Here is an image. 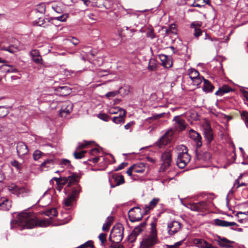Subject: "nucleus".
I'll list each match as a JSON object with an SVG mask.
<instances>
[{"label": "nucleus", "instance_id": "obj_19", "mask_svg": "<svg viewBox=\"0 0 248 248\" xmlns=\"http://www.w3.org/2000/svg\"><path fill=\"white\" fill-rule=\"evenodd\" d=\"M108 1L107 0H93L92 2V5L93 6H96L99 8H105L106 9L110 7L108 5Z\"/></svg>", "mask_w": 248, "mask_h": 248}, {"label": "nucleus", "instance_id": "obj_24", "mask_svg": "<svg viewBox=\"0 0 248 248\" xmlns=\"http://www.w3.org/2000/svg\"><path fill=\"white\" fill-rule=\"evenodd\" d=\"M126 111H123L118 116H115L112 118V121L116 124H123L125 121Z\"/></svg>", "mask_w": 248, "mask_h": 248}, {"label": "nucleus", "instance_id": "obj_64", "mask_svg": "<svg viewBox=\"0 0 248 248\" xmlns=\"http://www.w3.org/2000/svg\"><path fill=\"white\" fill-rule=\"evenodd\" d=\"M203 247V248H217V247L213 246L211 244L209 243L205 240Z\"/></svg>", "mask_w": 248, "mask_h": 248}, {"label": "nucleus", "instance_id": "obj_59", "mask_svg": "<svg viewBox=\"0 0 248 248\" xmlns=\"http://www.w3.org/2000/svg\"><path fill=\"white\" fill-rule=\"evenodd\" d=\"M137 236L134 234L132 232L128 236V240L130 243H133L137 238Z\"/></svg>", "mask_w": 248, "mask_h": 248}, {"label": "nucleus", "instance_id": "obj_3", "mask_svg": "<svg viewBox=\"0 0 248 248\" xmlns=\"http://www.w3.org/2000/svg\"><path fill=\"white\" fill-rule=\"evenodd\" d=\"M77 177V175L75 174H73L68 177H61L59 178L54 177L50 181V182L51 183L53 179L55 180L57 184L56 189L59 192H61L64 185L67 184V187H70L71 184L76 182Z\"/></svg>", "mask_w": 248, "mask_h": 248}, {"label": "nucleus", "instance_id": "obj_42", "mask_svg": "<svg viewBox=\"0 0 248 248\" xmlns=\"http://www.w3.org/2000/svg\"><path fill=\"white\" fill-rule=\"evenodd\" d=\"M188 75L189 76V78L192 80L199 76V73L197 70L191 68L189 70Z\"/></svg>", "mask_w": 248, "mask_h": 248}, {"label": "nucleus", "instance_id": "obj_6", "mask_svg": "<svg viewBox=\"0 0 248 248\" xmlns=\"http://www.w3.org/2000/svg\"><path fill=\"white\" fill-rule=\"evenodd\" d=\"M124 228L121 225L114 226L111 231L109 239L113 238V241L118 244L121 242L124 237Z\"/></svg>", "mask_w": 248, "mask_h": 248}, {"label": "nucleus", "instance_id": "obj_45", "mask_svg": "<svg viewBox=\"0 0 248 248\" xmlns=\"http://www.w3.org/2000/svg\"><path fill=\"white\" fill-rule=\"evenodd\" d=\"M204 39L205 40L208 39V40H210L211 42H214V43L213 45L214 46H216L217 45V44H216V42L217 43V44H218L220 43V41H219L218 39L217 38H216V37L212 38L211 36H210L206 32H205Z\"/></svg>", "mask_w": 248, "mask_h": 248}, {"label": "nucleus", "instance_id": "obj_7", "mask_svg": "<svg viewBox=\"0 0 248 248\" xmlns=\"http://www.w3.org/2000/svg\"><path fill=\"white\" fill-rule=\"evenodd\" d=\"M158 242V238L146 235L140 242V248H154L155 245Z\"/></svg>", "mask_w": 248, "mask_h": 248}, {"label": "nucleus", "instance_id": "obj_35", "mask_svg": "<svg viewBox=\"0 0 248 248\" xmlns=\"http://www.w3.org/2000/svg\"><path fill=\"white\" fill-rule=\"evenodd\" d=\"M169 140L170 139L167 136V133H166L157 141V144L160 148H161L162 146L165 145L167 143Z\"/></svg>", "mask_w": 248, "mask_h": 248}, {"label": "nucleus", "instance_id": "obj_58", "mask_svg": "<svg viewBox=\"0 0 248 248\" xmlns=\"http://www.w3.org/2000/svg\"><path fill=\"white\" fill-rule=\"evenodd\" d=\"M135 122L134 121H131L125 124L124 126V128L126 130H129L130 131H131L132 127L133 126Z\"/></svg>", "mask_w": 248, "mask_h": 248}, {"label": "nucleus", "instance_id": "obj_1", "mask_svg": "<svg viewBox=\"0 0 248 248\" xmlns=\"http://www.w3.org/2000/svg\"><path fill=\"white\" fill-rule=\"evenodd\" d=\"M11 223L12 228L14 227L15 224H16L19 227H21V229H32L36 226L46 227L48 224L46 220H37L33 214L28 212L19 214L17 219L12 220Z\"/></svg>", "mask_w": 248, "mask_h": 248}, {"label": "nucleus", "instance_id": "obj_5", "mask_svg": "<svg viewBox=\"0 0 248 248\" xmlns=\"http://www.w3.org/2000/svg\"><path fill=\"white\" fill-rule=\"evenodd\" d=\"M8 189L13 194L21 197L27 196L30 192L28 188L24 186H19L15 184H12L8 186Z\"/></svg>", "mask_w": 248, "mask_h": 248}, {"label": "nucleus", "instance_id": "obj_21", "mask_svg": "<svg viewBox=\"0 0 248 248\" xmlns=\"http://www.w3.org/2000/svg\"><path fill=\"white\" fill-rule=\"evenodd\" d=\"M30 55L33 62L37 64L40 63L42 61L40 52L37 49L31 50L30 52Z\"/></svg>", "mask_w": 248, "mask_h": 248}, {"label": "nucleus", "instance_id": "obj_55", "mask_svg": "<svg viewBox=\"0 0 248 248\" xmlns=\"http://www.w3.org/2000/svg\"><path fill=\"white\" fill-rule=\"evenodd\" d=\"M42 154V153L41 151H40L39 150H37L35 151L33 154V159L35 160H38L40 158Z\"/></svg>", "mask_w": 248, "mask_h": 248}, {"label": "nucleus", "instance_id": "obj_62", "mask_svg": "<svg viewBox=\"0 0 248 248\" xmlns=\"http://www.w3.org/2000/svg\"><path fill=\"white\" fill-rule=\"evenodd\" d=\"M91 142H93V141H91ZM90 143V142L86 141H84L83 143H79L78 148L79 149H82L87 146Z\"/></svg>", "mask_w": 248, "mask_h": 248}, {"label": "nucleus", "instance_id": "obj_44", "mask_svg": "<svg viewBox=\"0 0 248 248\" xmlns=\"http://www.w3.org/2000/svg\"><path fill=\"white\" fill-rule=\"evenodd\" d=\"M166 32L167 34H170V32L173 34L176 33V28L175 25L174 24H171L169 28L168 29H166Z\"/></svg>", "mask_w": 248, "mask_h": 248}, {"label": "nucleus", "instance_id": "obj_20", "mask_svg": "<svg viewBox=\"0 0 248 248\" xmlns=\"http://www.w3.org/2000/svg\"><path fill=\"white\" fill-rule=\"evenodd\" d=\"M78 176L77 175L76 182L71 184V186L72 185H75V186L74 187H73L72 188V193L70 195V196L74 199H75L78 196L79 193L80 192V190H81L80 186L78 184Z\"/></svg>", "mask_w": 248, "mask_h": 248}, {"label": "nucleus", "instance_id": "obj_26", "mask_svg": "<svg viewBox=\"0 0 248 248\" xmlns=\"http://www.w3.org/2000/svg\"><path fill=\"white\" fill-rule=\"evenodd\" d=\"M160 199L157 198H154L149 202V205H146L145 207V213L146 214L150 210L153 209L159 202Z\"/></svg>", "mask_w": 248, "mask_h": 248}, {"label": "nucleus", "instance_id": "obj_52", "mask_svg": "<svg viewBox=\"0 0 248 248\" xmlns=\"http://www.w3.org/2000/svg\"><path fill=\"white\" fill-rule=\"evenodd\" d=\"M156 65L155 63V62L154 61H152L150 60L149 62L148 69L150 71H153L156 69Z\"/></svg>", "mask_w": 248, "mask_h": 248}, {"label": "nucleus", "instance_id": "obj_9", "mask_svg": "<svg viewBox=\"0 0 248 248\" xmlns=\"http://www.w3.org/2000/svg\"><path fill=\"white\" fill-rule=\"evenodd\" d=\"M141 209L139 207L131 208L128 213V216L130 221L136 222L140 221L142 218Z\"/></svg>", "mask_w": 248, "mask_h": 248}, {"label": "nucleus", "instance_id": "obj_38", "mask_svg": "<svg viewBox=\"0 0 248 248\" xmlns=\"http://www.w3.org/2000/svg\"><path fill=\"white\" fill-rule=\"evenodd\" d=\"M125 111L124 109L118 107H111L109 109V112L111 114H115L118 113H121L122 111Z\"/></svg>", "mask_w": 248, "mask_h": 248}, {"label": "nucleus", "instance_id": "obj_25", "mask_svg": "<svg viewBox=\"0 0 248 248\" xmlns=\"http://www.w3.org/2000/svg\"><path fill=\"white\" fill-rule=\"evenodd\" d=\"M134 172L136 173H142L145 170V165L144 163L140 162L132 165Z\"/></svg>", "mask_w": 248, "mask_h": 248}, {"label": "nucleus", "instance_id": "obj_11", "mask_svg": "<svg viewBox=\"0 0 248 248\" xmlns=\"http://www.w3.org/2000/svg\"><path fill=\"white\" fill-rule=\"evenodd\" d=\"M54 192L53 189H48L43 195L38 202H43L42 206H46L51 203L52 201V193Z\"/></svg>", "mask_w": 248, "mask_h": 248}, {"label": "nucleus", "instance_id": "obj_39", "mask_svg": "<svg viewBox=\"0 0 248 248\" xmlns=\"http://www.w3.org/2000/svg\"><path fill=\"white\" fill-rule=\"evenodd\" d=\"M9 113L8 107L5 106H0V117L6 116Z\"/></svg>", "mask_w": 248, "mask_h": 248}, {"label": "nucleus", "instance_id": "obj_8", "mask_svg": "<svg viewBox=\"0 0 248 248\" xmlns=\"http://www.w3.org/2000/svg\"><path fill=\"white\" fill-rule=\"evenodd\" d=\"M189 209L195 212H204L208 208L207 202L206 201H200L198 202H189L188 205Z\"/></svg>", "mask_w": 248, "mask_h": 248}, {"label": "nucleus", "instance_id": "obj_49", "mask_svg": "<svg viewBox=\"0 0 248 248\" xmlns=\"http://www.w3.org/2000/svg\"><path fill=\"white\" fill-rule=\"evenodd\" d=\"M204 78H203V77H200L199 76L197 78H193V79H192V81L193 85L198 86L202 83V79L204 80Z\"/></svg>", "mask_w": 248, "mask_h": 248}, {"label": "nucleus", "instance_id": "obj_41", "mask_svg": "<svg viewBox=\"0 0 248 248\" xmlns=\"http://www.w3.org/2000/svg\"><path fill=\"white\" fill-rule=\"evenodd\" d=\"M35 11L40 14H44L46 11L45 4L43 3L38 4L35 8Z\"/></svg>", "mask_w": 248, "mask_h": 248}, {"label": "nucleus", "instance_id": "obj_60", "mask_svg": "<svg viewBox=\"0 0 248 248\" xmlns=\"http://www.w3.org/2000/svg\"><path fill=\"white\" fill-rule=\"evenodd\" d=\"M237 185V186L236 187V188H238V187L242 186H247V184L245 183H240L239 181H238V179H236L234 184H233V187H235V185Z\"/></svg>", "mask_w": 248, "mask_h": 248}, {"label": "nucleus", "instance_id": "obj_33", "mask_svg": "<svg viewBox=\"0 0 248 248\" xmlns=\"http://www.w3.org/2000/svg\"><path fill=\"white\" fill-rule=\"evenodd\" d=\"M151 229H150V234L148 235V236L154 237L157 238V230L156 229V223L155 222H152L151 223Z\"/></svg>", "mask_w": 248, "mask_h": 248}, {"label": "nucleus", "instance_id": "obj_50", "mask_svg": "<svg viewBox=\"0 0 248 248\" xmlns=\"http://www.w3.org/2000/svg\"><path fill=\"white\" fill-rule=\"evenodd\" d=\"M241 116L242 119L245 121L247 126H248V112L246 111H243L241 112Z\"/></svg>", "mask_w": 248, "mask_h": 248}, {"label": "nucleus", "instance_id": "obj_46", "mask_svg": "<svg viewBox=\"0 0 248 248\" xmlns=\"http://www.w3.org/2000/svg\"><path fill=\"white\" fill-rule=\"evenodd\" d=\"M215 222L216 225L218 226L227 227L228 221H227L221 220L219 219H216L215 220Z\"/></svg>", "mask_w": 248, "mask_h": 248}, {"label": "nucleus", "instance_id": "obj_2", "mask_svg": "<svg viewBox=\"0 0 248 248\" xmlns=\"http://www.w3.org/2000/svg\"><path fill=\"white\" fill-rule=\"evenodd\" d=\"M176 163L179 168L183 169L189 162L191 157L187 153L186 147L184 145L178 147Z\"/></svg>", "mask_w": 248, "mask_h": 248}, {"label": "nucleus", "instance_id": "obj_47", "mask_svg": "<svg viewBox=\"0 0 248 248\" xmlns=\"http://www.w3.org/2000/svg\"><path fill=\"white\" fill-rule=\"evenodd\" d=\"M54 160L52 159H46L42 163L41 166L42 167H50L54 164Z\"/></svg>", "mask_w": 248, "mask_h": 248}, {"label": "nucleus", "instance_id": "obj_43", "mask_svg": "<svg viewBox=\"0 0 248 248\" xmlns=\"http://www.w3.org/2000/svg\"><path fill=\"white\" fill-rule=\"evenodd\" d=\"M205 0H195L191 5L192 7H202L204 6Z\"/></svg>", "mask_w": 248, "mask_h": 248}, {"label": "nucleus", "instance_id": "obj_15", "mask_svg": "<svg viewBox=\"0 0 248 248\" xmlns=\"http://www.w3.org/2000/svg\"><path fill=\"white\" fill-rule=\"evenodd\" d=\"M73 105L72 103L69 101L64 102L60 110V114L61 117H66L73 110Z\"/></svg>", "mask_w": 248, "mask_h": 248}, {"label": "nucleus", "instance_id": "obj_28", "mask_svg": "<svg viewBox=\"0 0 248 248\" xmlns=\"http://www.w3.org/2000/svg\"><path fill=\"white\" fill-rule=\"evenodd\" d=\"M190 27L194 29V35L195 37L197 38L201 35L202 31L200 28V25L194 22L191 24Z\"/></svg>", "mask_w": 248, "mask_h": 248}, {"label": "nucleus", "instance_id": "obj_57", "mask_svg": "<svg viewBox=\"0 0 248 248\" xmlns=\"http://www.w3.org/2000/svg\"><path fill=\"white\" fill-rule=\"evenodd\" d=\"M118 91L109 92H108V93H107L105 94V96L107 98H110L111 97H113L116 96L118 94Z\"/></svg>", "mask_w": 248, "mask_h": 248}, {"label": "nucleus", "instance_id": "obj_53", "mask_svg": "<svg viewBox=\"0 0 248 248\" xmlns=\"http://www.w3.org/2000/svg\"><path fill=\"white\" fill-rule=\"evenodd\" d=\"M98 117L105 122H108L109 120V116L105 113H99L98 114Z\"/></svg>", "mask_w": 248, "mask_h": 248}, {"label": "nucleus", "instance_id": "obj_32", "mask_svg": "<svg viewBox=\"0 0 248 248\" xmlns=\"http://www.w3.org/2000/svg\"><path fill=\"white\" fill-rule=\"evenodd\" d=\"M146 225V222L140 223L139 226L136 227L132 232L138 236L143 231V228L145 227Z\"/></svg>", "mask_w": 248, "mask_h": 248}, {"label": "nucleus", "instance_id": "obj_56", "mask_svg": "<svg viewBox=\"0 0 248 248\" xmlns=\"http://www.w3.org/2000/svg\"><path fill=\"white\" fill-rule=\"evenodd\" d=\"M60 164L62 165V167H63L64 166L68 167L71 166L70 161L69 160L66 159H63L60 162Z\"/></svg>", "mask_w": 248, "mask_h": 248}, {"label": "nucleus", "instance_id": "obj_48", "mask_svg": "<svg viewBox=\"0 0 248 248\" xmlns=\"http://www.w3.org/2000/svg\"><path fill=\"white\" fill-rule=\"evenodd\" d=\"M93 248V243L92 240H89L85 242L84 244L80 245L78 248Z\"/></svg>", "mask_w": 248, "mask_h": 248}, {"label": "nucleus", "instance_id": "obj_29", "mask_svg": "<svg viewBox=\"0 0 248 248\" xmlns=\"http://www.w3.org/2000/svg\"><path fill=\"white\" fill-rule=\"evenodd\" d=\"M160 59L162 62L164 66L169 67L172 65V62L170 59L165 55H160Z\"/></svg>", "mask_w": 248, "mask_h": 248}, {"label": "nucleus", "instance_id": "obj_61", "mask_svg": "<svg viewBox=\"0 0 248 248\" xmlns=\"http://www.w3.org/2000/svg\"><path fill=\"white\" fill-rule=\"evenodd\" d=\"M127 163L123 162L121 164H120L118 167L115 168L114 170L115 171H118L119 170H121L124 168L125 167H126L127 165Z\"/></svg>", "mask_w": 248, "mask_h": 248}, {"label": "nucleus", "instance_id": "obj_22", "mask_svg": "<svg viewBox=\"0 0 248 248\" xmlns=\"http://www.w3.org/2000/svg\"><path fill=\"white\" fill-rule=\"evenodd\" d=\"M11 207V202L6 198H2L0 200V208L1 210L7 211Z\"/></svg>", "mask_w": 248, "mask_h": 248}, {"label": "nucleus", "instance_id": "obj_51", "mask_svg": "<svg viewBox=\"0 0 248 248\" xmlns=\"http://www.w3.org/2000/svg\"><path fill=\"white\" fill-rule=\"evenodd\" d=\"M86 153V151H82L81 152H75L74 156L76 159H81L84 156V154Z\"/></svg>", "mask_w": 248, "mask_h": 248}, {"label": "nucleus", "instance_id": "obj_23", "mask_svg": "<svg viewBox=\"0 0 248 248\" xmlns=\"http://www.w3.org/2000/svg\"><path fill=\"white\" fill-rule=\"evenodd\" d=\"M55 90L61 96H66L71 93V89L66 86L57 87Z\"/></svg>", "mask_w": 248, "mask_h": 248}, {"label": "nucleus", "instance_id": "obj_31", "mask_svg": "<svg viewBox=\"0 0 248 248\" xmlns=\"http://www.w3.org/2000/svg\"><path fill=\"white\" fill-rule=\"evenodd\" d=\"M50 21V20L48 18H44L42 17H39L36 21V24L37 26L46 27L47 26Z\"/></svg>", "mask_w": 248, "mask_h": 248}, {"label": "nucleus", "instance_id": "obj_54", "mask_svg": "<svg viewBox=\"0 0 248 248\" xmlns=\"http://www.w3.org/2000/svg\"><path fill=\"white\" fill-rule=\"evenodd\" d=\"M107 234L105 233H101L99 234L98 238L101 242V245L103 246L106 241Z\"/></svg>", "mask_w": 248, "mask_h": 248}, {"label": "nucleus", "instance_id": "obj_37", "mask_svg": "<svg viewBox=\"0 0 248 248\" xmlns=\"http://www.w3.org/2000/svg\"><path fill=\"white\" fill-rule=\"evenodd\" d=\"M193 243L198 248H203L205 240L203 239H195L193 240Z\"/></svg>", "mask_w": 248, "mask_h": 248}, {"label": "nucleus", "instance_id": "obj_14", "mask_svg": "<svg viewBox=\"0 0 248 248\" xmlns=\"http://www.w3.org/2000/svg\"><path fill=\"white\" fill-rule=\"evenodd\" d=\"M189 137L194 142L197 148L202 146V137L199 133L193 129H190L189 131Z\"/></svg>", "mask_w": 248, "mask_h": 248}, {"label": "nucleus", "instance_id": "obj_63", "mask_svg": "<svg viewBox=\"0 0 248 248\" xmlns=\"http://www.w3.org/2000/svg\"><path fill=\"white\" fill-rule=\"evenodd\" d=\"M211 157V154L209 152H206L203 154V159L205 161H208L210 159Z\"/></svg>", "mask_w": 248, "mask_h": 248}, {"label": "nucleus", "instance_id": "obj_13", "mask_svg": "<svg viewBox=\"0 0 248 248\" xmlns=\"http://www.w3.org/2000/svg\"><path fill=\"white\" fill-rule=\"evenodd\" d=\"M109 181L110 183V186L112 188L122 185L124 182V177L117 174L112 175L109 179Z\"/></svg>", "mask_w": 248, "mask_h": 248}, {"label": "nucleus", "instance_id": "obj_4", "mask_svg": "<svg viewBox=\"0 0 248 248\" xmlns=\"http://www.w3.org/2000/svg\"><path fill=\"white\" fill-rule=\"evenodd\" d=\"M171 152L167 150L162 154L160 157L161 166L159 168L160 172H164L170 166L172 162Z\"/></svg>", "mask_w": 248, "mask_h": 248}, {"label": "nucleus", "instance_id": "obj_27", "mask_svg": "<svg viewBox=\"0 0 248 248\" xmlns=\"http://www.w3.org/2000/svg\"><path fill=\"white\" fill-rule=\"evenodd\" d=\"M214 87L211 84L208 80L204 79V83L202 87L203 91L205 93H210L213 92Z\"/></svg>", "mask_w": 248, "mask_h": 248}, {"label": "nucleus", "instance_id": "obj_36", "mask_svg": "<svg viewBox=\"0 0 248 248\" xmlns=\"http://www.w3.org/2000/svg\"><path fill=\"white\" fill-rule=\"evenodd\" d=\"M44 214L48 217H50V218L56 217L57 216L58 212L57 210L55 208H52L51 209H47L44 212Z\"/></svg>", "mask_w": 248, "mask_h": 248}, {"label": "nucleus", "instance_id": "obj_17", "mask_svg": "<svg viewBox=\"0 0 248 248\" xmlns=\"http://www.w3.org/2000/svg\"><path fill=\"white\" fill-rule=\"evenodd\" d=\"M204 135L207 143L210 144L213 140V133L209 123H206L204 125Z\"/></svg>", "mask_w": 248, "mask_h": 248}, {"label": "nucleus", "instance_id": "obj_30", "mask_svg": "<svg viewBox=\"0 0 248 248\" xmlns=\"http://www.w3.org/2000/svg\"><path fill=\"white\" fill-rule=\"evenodd\" d=\"M231 88L227 85H224L215 93L216 95L222 96L224 93L230 92Z\"/></svg>", "mask_w": 248, "mask_h": 248}, {"label": "nucleus", "instance_id": "obj_10", "mask_svg": "<svg viewBox=\"0 0 248 248\" xmlns=\"http://www.w3.org/2000/svg\"><path fill=\"white\" fill-rule=\"evenodd\" d=\"M181 228V224L177 221L173 220L168 223V232L170 235H174Z\"/></svg>", "mask_w": 248, "mask_h": 248}, {"label": "nucleus", "instance_id": "obj_34", "mask_svg": "<svg viewBox=\"0 0 248 248\" xmlns=\"http://www.w3.org/2000/svg\"><path fill=\"white\" fill-rule=\"evenodd\" d=\"M2 71L6 73H16L17 70L14 67L9 65H3L0 67Z\"/></svg>", "mask_w": 248, "mask_h": 248}, {"label": "nucleus", "instance_id": "obj_18", "mask_svg": "<svg viewBox=\"0 0 248 248\" xmlns=\"http://www.w3.org/2000/svg\"><path fill=\"white\" fill-rule=\"evenodd\" d=\"M173 121L175 122L174 125L176 130L182 131L185 129V122L184 120L177 116L174 117Z\"/></svg>", "mask_w": 248, "mask_h": 248}, {"label": "nucleus", "instance_id": "obj_40", "mask_svg": "<svg viewBox=\"0 0 248 248\" xmlns=\"http://www.w3.org/2000/svg\"><path fill=\"white\" fill-rule=\"evenodd\" d=\"M75 199H73L70 195L65 198L63 201V203L65 206L67 207H70L72 205L73 202Z\"/></svg>", "mask_w": 248, "mask_h": 248}, {"label": "nucleus", "instance_id": "obj_12", "mask_svg": "<svg viewBox=\"0 0 248 248\" xmlns=\"http://www.w3.org/2000/svg\"><path fill=\"white\" fill-rule=\"evenodd\" d=\"M215 241H216L218 245L222 248H233L232 244L234 243V242L230 241L225 237L221 238L220 236L217 235L215 239Z\"/></svg>", "mask_w": 248, "mask_h": 248}, {"label": "nucleus", "instance_id": "obj_16", "mask_svg": "<svg viewBox=\"0 0 248 248\" xmlns=\"http://www.w3.org/2000/svg\"><path fill=\"white\" fill-rule=\"evenodd\" d=\"M16 151L19 157L22 158L29 152V149L27 145L23 142H18L16 145Z\"/></svg>", "mask_w": 248, "mask_h": 248}]
</instances>
